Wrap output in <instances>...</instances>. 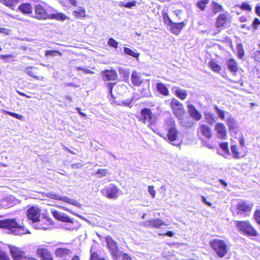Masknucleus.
<instances>
[{"mask_svg":"<svg viewBox=\"0 0 260 260\" xmlns=\"http://www.w3.org/2000/svg\"><path fill=\"white\" fill-rule=\"evenodd\" d=\"M51 11H54V9L45 3L37 4L35 7V17L39 20L49 19Z\"/></svg>","mask_w":260,"mask_h":260,"instance_id":"f257e3e1","label":"nucleus"},{"mask_svg":"<svg viewBox=\"0 0 260 260\" xmlns=\"http://www.w3.org/2000/svg\"><path fill=\"white\" fill-rule=\"evenodd\" d=\"M165 125L168 130L167 137L169 141L170 142H174L177 139L178 131L173 117H170L166 119Z\"/></svg>","mask_w":260,"mask_h":260,"instance_id":"f03ea898","label":"nucleus"},{"mask_svg":"<svg viewBox=\"0 0 260 260\" xmlns=\"http://www.w3.org/2000/svg\"><path fill=\"white\" fill-rule=\"evenodd\" d=\"M211 246L220 257H223L227 253V246L224 241L215 239L210 242Z\"/></svg>","mask_w":260,"mask_h":260,"instance_id":"7ed1b4c3","label":"nucleus"},{"mask_svg":"<svg viewBox=\"0 0 260 260\" xmlns=\"http://www.w3.org/2000/svg\"><path fill=\"white\" fill-rule=\"evenodd\" d=\"M139 120L148 126L151 127L152 124L155 122L154 115H153L150 109L145 108L140 112Z\"/></svg>","mask_w":260,"mask_h":260,"instance_id":"20e7f679","label":"nucleus"},{"mask_svg":"<svg viewBox=\"0 0 260 260\" xmlns=\"http://www.w3.org/2000/svg\"><path fill=\"white\" fill-rule=\"evenodd\" d=\"M120 191L118 186L113 184H110L103 188L101 192L103 195L109 199H116L118 197V193Z\"/></svg>","mask_w":260,"mask_h":260,"instance_id":"39448f33","label":"nucleus"},{"mask_svg":"<svg viewBox=\"0 0 260 260\" xmlns=\"http://www.w3.org/2000/svg\"><path fill=\"white\" fill-rule=\"evenodd\" d=\"M170 106L176 117L180 120L182 119L185 113L183 105L177 100L173 99L171 102Z\"/></svg>","mask_w":260,"mask_h":260,"instance_id":"423d86ee","label":"nucleus"},{"mask_svg":"<svg viewBox=\"0 0 260 260\" xmlns=\"http://www.w3.org/2000/svg\"><path fill=\"white\" fill-rule=\"evenodd\" d=\"M105 239L113 259L117 260L121 255V252L118 249L116 243L110 237L107 236Z\"/></svg>","mask_w":260,"mask_h":260,"instance_id":"0eeeda50","label":"nucleus"},{"mask_svg":"<svg viewBox=\"0 0 260 260\" xmlns=\"http://www.w3.org/2000/svg\"><path fill=\"white\" fill-rule=\"evenodd\" d=\"M40 209L37 206H31L26 211V215L28 219L35 223L40 221Z\"/></svg>","mask_w":260,"mask_h":260,"instance_id":"6e6552de","label":"nucleus"},{"mask_svg":"<svg viewBox=\"0 0 260 260\" xmlns=\"http://www.w3.org/2000/svg\"><path fill=\"white\" fill-rule=\"evenodd\" d=\"M253 205L247 201H240L237 204V214H247L250 212Z\"/></svg>","mask_w":260,"mask_h":260,"instance_id":"1a4fd4ad","label":"nucleus"},{"mask_svg":"<svg viewBox=\"0 0 260 260\" xmlns=\"http://www.w3.org/2000/svg\"><path fill=\"white\" fill-rule=\"evenodd\" d=\"M167 19L164 17L165 23L170 26V29L172 32L175 34H178L183 27L185 25V23L183 22L180 23L173 22L168 16H167Z\"/></svg>","mask_w":260,"mask_h":260,"instance_id":"9d476101","label":"nucleus"},{"mask_svg":"<svg viewBox=\"0 0 260 260\" xmlns=\"http://www.w3.org/2000/svg\"><path fill=\"white\" fill-rule=\"evenodd\" d=\"M0 228H23L15 218L0 220Z\"/></svg>","mask_w":260,"mask_h":260,"instance_id":"9b49d317","label":"nucleus"},{"mask_svg":"<svg viewBox=\"0 0 260 260\" xmlns=\"http://www.w3.org/2000/svg\"><path fill=\"white\" fill-rule=\"evenodd\" d=\"M10 248L11 255L15 260H25V259H26L24 253L20 250L19 248L13 246L10 247Z\"/></svg>","mask_w":260,"mask_h":260,"instance_id":"f8f14e48","label":"nucleus"},{"mask_svg":"<svg viewBox=\"0 0 260 260\" xmlns=\"http://www.w3.org/2000/svg\"><path fill=\"white\" fill-rule=\"evenodd\" d=\"M103 79L105 81H115L117 78V74L116 71L106 70L102 72Z\"/></svg>","mask_w":260,"mask_h":260,"instance_id":"ddd939ff","label":"nucleus"},{"mask_svg":"<svg viewBox=\"0 0 260 260\" xmlns=\"http://www.w3.org/2000/svg\"><path fill=\"white\" fill-rule=\"evenodd\" d=\"M198 135L200 137L202 136L206 138L210 139L211 137V128L207 125L202 124L198 129Z\"/></svg>","mask_w":260,"mask_h":260,"instance_id":"4468645a","label":"nucleus"},{"mask_svg":"<svg viewBox=\"0 0 260 260\" xmlns=\"http://www.w3.org/2000/svg\"><path fill=\"white\" fill-rule=\"evenodd\" d=\"M51 213L53 217L58 220L66 222H73L72 220L64 213L52 209L51 210Z\"/></svg>","mask_w":260,"mask_h":260,"instance_id":"2eb2a0df","label":"nucleus"},{"mask_svg":"<svg viewBox=\"0 0 260 260\" xmlns=\"http://www.w3.org/2000/svg\"><path fill=\"white\" fill-rule=\"evenodd\" d=\"M70 18L62 13L56 11H51L49 19H55L59 21H63L69 20Z\"/></svg>","mask_w":260,"mask_h":260,"instance_id":"dca6fc26","label":"nucleus"},{"mask_svg":"<svg viewBox=\"0 0 260 260\" xmlns=\"http://www.w3.org/2000/svg\"><path fill=\"white\" fill-rule=\"evenodd\" d=\"M215 129L218 138L224 139L226 135V131L225 125L222 123H217L215 126Z\"/></svg>","mask_w":260,"mask_h":260,"instance_id":"f3484780","label":"nucleus"},{"mask_svg":"<svg viewBox=\"0 0 260 260\" xmlns=\"http://www.w3.org/2000/svg\"><path fill=\"white\" fill-rule=\"evenodd\" d=\"M37 253L43 260H53L51 253L46 249L39 248L37 249Z\"/></svg>","mask_w":260,"mask_h":260,"instance_id":"a211bd4d","label":"nucleus"},{"mask_svg":"<svg viewBox=\"0 0 260 260\" xmlns=\"http://www.w3.org/2000/svg\"><path fill=\"white\" fill-rule=\"evenodd\" d=\"M190 115L196 120H199L201 119V114L192 105L189 104L187 106Z\"/></svg>","mask_w":260,"mask_h":260,"instance_id":"6ab92c4d","label":"nucleus"},{"mask_svg":"<svg viewBox=\"0 0 260 260\" xmlns=\"http://www.w3.org/2000/svg\"><path fill=\"white\" fill-rule=\"evenodd\" d=\"M227 124L230 131L237 134L239 131L238 124L236 119L234 118L230 117L227 120Z\"/></svg>","mask_w":260,"mask_h":260,"instance_id":"aec40b11","label":"nucleus"},{"mask_svg":"<svg viewBox=\"0 0 260 260\" xmlns=\"http://www.w3.org/2000/svg\"><path fill=\"white\" fill-rule=\"evenodd\" d=\"M226 65L228 69L234 75H235L238 71L237 63L236 61L233 59H229L226 61Z\"/></svg>","mask_w":260,"mask_h":260,"instance_id":"412c9836","label":"nucleus"},{"mask_svg":"<svg viewBox=\"0 0 260 260\" xmlns=\"http://www.w3.org/2000/svg\"><path fill=\"white\" fill-rule=\"evenodd\" d=\"M131 81L135 86H140L142 83V80L140 78L139 73L134 71L131 76Z\"/></svg>","mask_w":260,"mask_h":260,"instance_id":"4be33fe9","label":"nucleus"},{"mask_svg":"<svg viewBox=\"0 0 260 260\" xmlns=\"http://www.w3.org/2000/svg\"><path fill=\"white\" fill-rule=\"evenodd\" d=\"M19 10L24 14H31L32 8L30 4L28 3H23L19 6Z\"/></svg>","mask_w":260,"mask_h":260,"instance_id":"5701e85b","label":"nucleus"},{"mask_svg":"<svg viewBox=\"0 0 260 260\" xmlns=\"http://www.w3.org/2000/svg\"><path fill=\"white\" fill-rule=\"evenodd\" d=\"M13 201L14 198L11 196H9L2 200L1 204L4 208H9L14 205V203Z\"/></svg>","mask_w":260,"mask_h":260,"instance_id":"b1692460","label":"nucleus"},{"mask_svg":"<svg viewBox=\"0 0 260 260\" xmlns=\"http://www.w3.org/2000/svg\"><path fill=\"white\" fill-rule=\"evenodd\" d=\"M228 19V14H220L218 17L216 21V26L217 28H219L223 26L225 23L226 21Z\"/></svg>","mask_w":260,"mask_h":260,"instance_id":"393cba45","label":"nucleus"},{"mask_svg":"<svg viewBox=\"0 0 260 260\" xmlns=\"http://www.w3.org/2000/svg\"><path fill=\"white\" fill-rule=\"evenodd\" d=\"M156 86L157 90L159 93L165 96L169 94V90L164 84L162 83H157Z\"/></svg>","mask_w":260,"mask_h":260,"instance_id":"a878e982","label":"nucleus"},{"mask_svg":"<svg viewBox=\"0 0 260 260\" xmlns=\"http://www.w3.org/2000/svg\"><path fill=\"white\" fill-rule=\"evenodd\" d=\"M9 230V234L12 233L15 235H21L27 233H30L27 229H7Z\"/></svg>","mask_w":260,"mask_h":260,"instance_id":"bb28decb","label":"nucleus"},{"mask_svg":"<svg viewBox=\"0 0 260 260\" xmlns=\"http://www.w3.org/2000/svg\"><path fill=\"white\" fill-rule=\"evenodd\" d=\"M134 101V98H132L131 99H126L125 100H122L120 101L116 102V104L120 106H125L128 108L133 107V102Z\"/></svg>","mask_w":260,"mask_h":260,"instance_id":"cd10ccee","label":"nucleus"},{"mask_svg":"<svg viewBox=\"0 0 260 260\" xmlns=\"http://www.w3.org/2000/svg\"><path fill=\"white\" fill-rule=\"evenodd\" d=\"M123 52L126 55L133 56V57L137 58L139 57L140 55V54L137 52L136 50H132L131 48L127 47L123 48Z\"/></svg>","mask_w":260,"mask_h":260,"instance_id":"c85d7f7f","label":"nucleus"},{"mask_svg":"<svg viewBox=\"0 0 260 260\" xmlns=\"http://www.w3.org/2000/svg\"><path fill=\"white\" fill-rule=\"evenodd\" d=\"M240 231L243 234L248 236H256L257 233L254 230V229H239Z\"/></svg>","mask_w":260,"mask_h":260,"instance_id":"c756f323","label":"nucleus"},{"mask_svg":"<svg viewBox=\"0 0 260 260\" xmlns=\"http://www.w3.org/2000/svg\"><path fill=\"white\" fill-rule=\"evenodd\" d=\"M205 118L207 123L210 125H212L215 121L216 118L214 117L213 114L209 112L205 113Z\"/></svg>","mask_w":260,"mask_h":260,"instance_id":"7c9ffc66","label":"nucleus"},{"mask_svg":"<svg viewBox=\"0 0 260 260\" xmlns=\"http://www.w3.org/2000/svg\"><path fill=\"white\" fill-rule=\"evenodd\" d=\"M70 252V250L66 248H58L55 251V254L57 256L60 257H64Z\"/></svg>","mask_w":260,"mask_h":260,"instance_id":"2f4dec72","label":"nucleus"},{"mask_svg":"<svg viewBox=\"0 0 260 260\" xmlns=\"http://www.w3.org/2000/svg\"><path fill=\"white\" fill-rule=\"evenodd\" d=\"M35 69V68L34 67H27L25 69L24 72L29 76L38 80L39 79V77L37 76H36L35 73L33 71V70Z\"/></svg>","mask_w":260,"mask_h":260,"instance_id":"473e14b6","label":"nucleus"},{"mask_svg":"<svg viewBox=\"0 0 260 260\" xmlns=\"http://www.w3.org/2000/svg\"><path fill=\"white\" fill-rule=\"evenodd\" d=\"M176 95L181 100H184L187 96V91L185 90L177 89L175 90Z\"/></svg>","mask_w":260,"mask_h":260,"instance_id":"72a5a7b5","label":"nucleus"},{"mask_svg":"<svg viewBox=\"0 0 260 260\" xmlns=\"http://www.w3.org/2000/svg\"><path fill=\"white\" fill-rule=\"evenodd\" d=\"M212 9L214 14H216L218 12H221L223 11L222 6L218 4L217 3L213 2L212 3Z\"/></svg>","mask_w":260,"mask_h":260,"instance_id":"f704fd0d","label":"nucleus"},{"mask_svg":"<svg viewBox=\"0 0 260 260\" xmlns=\"http://www.w3.org/2000/svg\"><path fill=\"white\" fill-rule=\"evenodd\" d=\"M238 56L240 59H242L244 55V51L243 45L241 43H239L237 46Z\"/></svg>","mask_w":260,"mask_h":260,"instance_id":"c9c22d12","label":"nucleus"},{"mask_svg":"<svg viewBox=\"0 0 260 260\" xmlns=\"http://www.w3.org/2000/svg\"><path fill=\"white\" fill-rule=\"evenodd\" d=\"M209 0H199L197 3V7L202 11H204L206 5L209 3Z\"/></svg>","mask_w":260,"mask_h":260,"instance_id":"e433bc0d","label":"nucleus"},{"mask_svg":"<svg viewBox=\"0 0 260 260\" xmlns=\"http://www.w3.org/2000/svg\"><path fill=\"white\" fill-rule=\"evenodd\" d=\"M117 70L120 75H122L124 78L128 77L129 72L128 70L121 67H118Z\"/></svg>","mask_w":260,"mask_h":260,"instance_id":"4c0bfd02","label":"nucleus"},{"mask_svg":"<svg viewBox=\"0 0 260 260\" xmlns=\"http://www.w3.org/2000/svg\"><path fill=\"white\" fill-rule=\"evenodd\" d=\"M209 66L214 72H218L221 70L220 67L213 60L209 62Z\"/></svg>","mask_w":260,"mask_h":260,"instance_id":"58836bf2","label":"nucleus"},{"mask_svg":"<svg viewBox=\"0 0 260 260\" xmlns=\"http://www.w3.org/2000/svg\"><path fill=\"white\" fill-rule=\"evenodd\" d=\"M237 228H252L250 223L247 221H235Z\"/></svg>","mask_w":260,"mask_h":260,"instance_id":"ea45409f","label":"nucleus"},{"mask_svg":"<svg viewBox=\"0 0 260 260\" xmlns=\"http://www.w3.org/2000/svg\"><path fill=\"white\" fill-rule=\"evenodd\" d=\"M4 3L8 7H12L16 5L20 0H3Z\"/></svg>","mask_w":260,"mask_h":260,"instance_id":"a19ab883","label":"nucleus"},{"mask_svg":"<svg viewBox=\"0 0 260 260\" xmlns=\"http://www.w3.org/2000/svg\"><path fill=\"white\" fill-rule=\"evenodd\" d=\"M108 172V169H98L96 174L98 175L99 178H101L102 177L106 176Z\"/></svg>","mask_w":260,"mask_h":260,"instance_id":"79ce46f5","label":"nucleus"},{"mask_svg":"<svg viewBox=\"0 0 260 260\" xmlns=\"http://www.w3.org/2000/svg\"><path fill=\"white\" fill-rule=\"evenodd\" d=\"M4 112L7 113L8 114L10 115V116H13L18 119L21 120H23L24 117L21 115L5 110L4 111Z\"/></svg>","mask_w":260,"mask_h":260,"instance_id":"37998d69","label":"nucleus"},{"mask_svg":"<svg viewBox=\"0 0 260 260\" xmlns=\"http://www.w3.org/2000/svg\"><path fill=\"white\" fill-rule=\"evenodd\" d=\"M215 110L216 111V113L218 115V116L219 118L223 120L224 118V112L223 111L219 109V108L217 106H215L214 107Z\"/></svg>","mask_w":260,"mask_h":260,"instance_id":"c03bdc74","label":"nucleus"},{"mask_svg":"<svg viewBox=\"0 0 260 260\" xmlns=\"http://www.w3.org/2000/svg\"><path fill=\"white\" fill-rule=\"evenodd\" d=\"M73 13L77 17H82L85 16V10L81 8H80L78 10L74 11Z\"/></svg>","mask_w":260,"mask_h":260,"instance_id":"a18cd8bd","label":"nucleus"},{"mask_svg":"<svg viewBox=\"0 0 260 260\" xmlns=\"http://www.w3.org/2000/svg\"><path fill=\"white\" fill-rule=\"evenodd\" d=\"M0 260H10L8 254L0 248Z\"/></svg>","mask_w":260,"mask_h":260,"instance_id":"49530a36","label":"nucleus"},{"mask_svg":"<svg viewBox=\"0 0 260 260\" xmlns=\"http://www.w3.org/2000/svg\"><path fill=\"white\" fill-rule=\"evenodd\" d=\"M108 43L110 46L115 49L118 48V42L112 38L109 39Z\"/></svg>","mask_w":260,"mask_h":260,"instance_id":"de8ad7c7","label":"nucleus"},{"mask_svg":"<svg viewBox=\"0 0 260 260\" xmlns=\"http://www.w3.org/2000/svg\"><path fill=\"white\" fill-rule=\"evenodd\" d=\"M231 150L235 158H239V152L237 150V147L236 145H232L231 147Z\"/></svg>","mask_w":260,"mask_h":260,"instance_id":"09e8293b","label":"nucleus"},{"mask_svg":"<svg viewBox=\"0 0 260 260\" xmlns=\"http://www.w3.org/2000/svg\"><path fill=\"white\" fill-rule=\"evenodd\" d=\"M75 69L76 70H81L83 71L84 73L87 74H93L94 73V72L92 71L91 70H90L88 69H86L85 67H76Z\"/></svg>","mask_w":260,"mask_h":260,"instance_id":"8fccbe9b","label":"nucleus"},{"mask_svg":"<svg viewBox=\"0 0 260 260\" xmlns=\"http://www.w3.org/2000/svg\"><path fill=\"white\" fill-rule=\"evenodd\" d=\"M251 56L254 59L258 62H260V50L253 52L251 54Z\"/></svg>","mask_w":260,"mask_h":260,"instance_id":"3c124183","label":"nucleus"},{"mask_svg":"<svg viewBox=\"0 0 260 260\" xmlns=\"http://www.w3.org/2000/svg\"><path fill=\"white\" fill-rule=\"evenodd\" d=\"M241 9L250 11L252 9L251 6L247 3H243L241 6H239Z\"/></svg>","mask_w":260,"mask_h":260,"instance_id":"603ef678","label":"nucleus"},{"mask_svg":"<svg viewBox=\"0 0 260 260\" xmlns=\"http://www.w3.org/2000/svg\"><path fill=\"white\" fill-rule=\"evenodd\" d=\"M258 25H260V20L257 18H255L251 26L252 27L254 30H256Z\"/></svg>","mask_w":260,"mask_h":260,"instance_id":"864d4df0","label":"nucleus"},{"mask_svg":"<svg viewBox=\"0 0 260 260\" xmlns=\"http://www.w3.org/2000/svg\"><path fill=\"white\" fill-rule=\"evenodd\" d=\"M60 54V53L58 51L56 50H47L45 51V55L46 56H56L57 54Z\"/></svg>","mask_w":260,"mask_h":260,"instance_id":"5fc2aeb1","label":"nucleus"},{"mask_svg":"<svg viewBox=\"0 0 260 260\" xmlns=\"http://www.w3.org/2000/svg\"><path fill=\"white\" fill-rule=\"evenodd\" d=\"M254 218L256 222L260 224V210H257L255 211L254 214Z\"/></svg>","mask_w":260,"mask_h":260,"instance_id":"6e6d98bb","label":"nucleus"},{"mask_svg":"<svg viewBox=\"0 0 260 260\" xmlns=\"http://www.w3.org/2000/svg\"><path fill=\"white\" fill-rule=\"evenodd\" d=\"M151 223L154 228H159V226L162 224V222L161 220L156 219L151 221Z\"/></svg>","mask_w":260,"mask_h":260,"instance_id":"4d7b16f0","label":"nucleus"},{"mask_svg":"<svg viewBox=\"0 0 260 260\" xmlns=\"http://www.w3.org/2000/svg\"><path fill=\"white\" fill-rule=\"evenodd\" d=\"M90 260H106V259L100 257L96 253H93L91 255Z\"/></svg>","mask_w":260,"mask_h":260,"instance_id":"13d9d810","label":"nucleus"},{"mask_svg":"<svg viewBox=\"0 0 260 260\" xmlns=\"http://www.w3.org/2000/svg\"><path fill=\"white\" fill-rule=\"evenodd\" d=\"M220 148L222 149L224 152H229L228 144L227 142H223L220 144Z\"/></svg>","mask_w":260,"mask_h":260,"instance_id":"bf43d9fd","label":"nucleus"},{"mask_svg":"<svg viewBox=\"0 0 260 260\" xmlns=\"http://www.w3.org/2000/svg\"><path fill=\"white\" fill-rule=\"evenodd\" d=\"M68 203L78 207H80L81 206V204L79 203H78L77 201L71 198L70 199Z\"/></svg>","mask_w":260,"mask_h":260,"instance_id":"052dcab7","label":"nucleus"},{"mask_svg":"<svg viewBox=\"0 0 260 260\" xmlns=\"http://www.w3.org/2000/svg\"><path fill=\"white\" fill-rule=\"evenodd\" d=\"M148 192L153 198L155 197V191L154 190V187L153 186H149L148 187Z\"/></svg>","mask_w":260,"mask_h":260,"instance_id":"680f3d73","label":"nucleus"},{"mask_svg":"<svg viewBox=\"0 0 260 260\" xmlns=\"http://www.w3.org/2000/svg\"><path fill=\"white\" fill-rule=\"evenodd\" d=\"M51 198L53 199L61 201L62 196L56 193H53L51 194Z\"/></svg>","mask_w":260,"mask_h":260,"instance_id":"e2e57ef3","label":"nucleus"},{"mask_svg":"<svg viewBox=\"0 0 260 260\" xmlns=\"http://www.w3.org/2000/svg\"><path fill=\"white\" fill-rule=\"evenodd\" d=\"M114 84L112 83H109L107 85V88L109 90L110 93L112 95V89Z\"/></svg>","mask_w":260,"mask_h":260,"instance_id":"0e129e2a","label":"nucleus"},{"mask_svg":"<svg viewBox=\"0 0 260 260\" xmlns=\"http://www.w3.org/2000/svg\"><path fill=\"white\" fill-rule=\"evenodd\" d=\"M122 260H132L131 257L126 253H122Z\"/></svg>","mask_w":260,"mask_h":260,"instance_id":"69168bd1","label":"nucleus"},{"mask_svg":"<svg viewBox=\"0 0 260 260\" xmlns=\"http://www.w3.org/2000/svg\"><path fill=\"white\" fill-rule=\"evenodd\" d=\"M135 5V3L133 2H127L126 3V4L124 5L125 7L126 8H131L133 6H134Z\"/></svg>","mask_w":260,"mask_h":260,"instance_id":"338daca9","label":"nucleus"},{"mask_svg":"<svg viewBox=\"0 0 260 260\" xmlns=\"http://www.w3.org/2000/svg\"><path fill=\"white\" fill-rule=\"evenodd\" d=\"M202 200L207 205H208L209 206H211V203L210 202L207 201L206 198L204 196H202Z\"/></svg>","mask_w":260,"mask_h":260,"instance_id":"774afa93","label":"nucleus"}]
</instances>
